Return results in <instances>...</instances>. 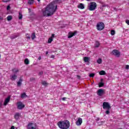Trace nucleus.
<instances>
[{
  "instance_id": "nucleus-1",
  "label": "nucleus",
  "mask_w": 129,
  "mask_h": 129,
  "mask_svg": "<svg viewBox=\"0 0 129 129\" xmlns=\"http://www.w3.org/2000/svg\"><path fill=\"white\" fill-rule=\"evenodd\" d=\"M56 11H57V5L55 2H53L42 9L41 13L43 17H51L56 13Z\"/></svg>"
},
{
  "instance_id": "nucleus-2",
  "label": "nucleus",
  "mask_w": 129,
  "mask_h": 129,
  "mask_svg": "<svg viewBox=\"0 0 129 129\" xmlns=\"http://www.w3.org/2000/svg\"><path fill=\"white\" fill-rule=\"evenodd\" d=\"M57 125L60 129H68L70 126V122L67 120L59 121L57 122Z\"/></svg>"
},
{
  "instance_id": "nucleus-3",
  "label": "nucleus",
  "mask_w": 129,
  "mask_h": 129,
  "mask_svg": "<svg viewBox=\"0 0 129 129\" xmlns=\"http://www.w3.org/2000/svg\"><path fill=\"white\" fill-rule=\"evenodd\" d=\"M97 5L95 2H91L88 6V9L89 11H94L96 9Z\"/></svg>"
},
{
  "instance_id": "nucleus-4",
  "label": "nucleus",
  "mask_w": 129,
  "mask_h": 129,
  "mask_svg": "<svg viewBox=\"0 0 129 129\" xmlns=\"http://www.w3.org/2000/svg\"><path fill=\"white\" fill-rule=\"evenodd\" d=\"M27 129H38V126L37 125V124L35 123L29 122L27 126Z\"/></svg>"
},
{
  "instance_id": "nucleus-5",
  "label": "nucleus",
  "mask_w": 129,
  "mask_h": 129,
  "mask_svg": "<svg viewBox=\"0 0 129 129\" xmlns=\"http://www.w3.org/2000/svg\"><path fill=\"white\" fill-rule=\"evenodd\" d=\"M96 28L98 31H102L104 29V23L103 22H99L97 24Z\"/></svg>"
},
{
  "instance_id": "nucleus-6",
  "label": "nucleus",
  "mask_w": 129,
  "mask_h": 129,
  "mask_svg": "<svg viewBox=\"0 0 129 129\" xmlns=\"http://www.w3.org/2000/svg\"><path fill=\"white\" fill-rule=\"evenodd\" d=\"M103 108H104V109H105L106 108L108 109V110H109V109L111 108V107L110 106V105H109V103H108V102H104L103 103Z\"/></svg>"
},
{
  "instance_id": "nucleus-7",
  "label": "nucleus",
  "mask_w": 129,
  "mask_h": 129,
  "mask_svg": "<svg viewBox=\"0 0 129 129\" xmlns=\"http://www.w3.org/2000/svg\"><path fill=\"white\" fill-rule=\"evenodd\" d=\"M97 94L98 96H102L103 95L105 94V90L102 89H100L98 90Z\"/></svg>"
},
{
  "instance_id": "nucleus-8",
  "label": "nucleus",
  "mask_w": 129,
  "mask_h": 129,
  "mask_svg": "<svg viewBox=\"0 0 129 129\" xmlns=\"http://www.w3.org/2000/svg\"><path fill=\"white\" fill-rule=\"evenodd\" d=\"M112 55H114V56H115L116 57H117L120 56V52H119V51L116 49L112 50Z\"/></svg>"
},
{
  "instance_id": "nucleus-9",
  "label": "nucleus",
  "mask_w": 129,
  "mask_h": 129,
  "mask_svg": "<svg viewBox=\"0 0 129 129\" xmlns=\"http://www.w3.org/2000/svg\"><path fill=\"white\" fill-rule=\"evenodd\" d=\"M25 108V105L22 102H17V108L18 109H23Z\"/></svg>"
},
{
  "instance_id": "nucleus-10",
  "label": "nucleus",
  "mask_w": 129,
  "mask_h": 129,
  "mask_svg": "<svg viewBox=\"0 0 129 129\" xmlns=\"http://www.w3.org/2000/svg\"><path fill=\"white\" fill-rule=\"evenodd\" d=\"M76 34H77V31H75L74 32H70L68 33V38L69 39H70V38H72V37L75 36V35H76Z\"/></svg>"
},
{
  "instance_id": "nucleus-11",
  "label": "nucleus",
  "mask_w": 129,
  "mask_h": 129,
  "mask_svg": "<svg viewBox=\"0 0 129 129\" xmlns=\"http://www.w3.org/2000/svg\"><path fill=\"white\" fill-rule=\"evenodd\" d=\"M11 100V97L10 96H9L8 97H7L5 101H4V105L6 106L8 104V103H9L10 102V100Z\"/></svg>"
},
{
  "instance_id": "nucleus-12",
  "label": "nucleus",
  "mask_w": 129,
  "mask_h": 129,
  "mask_svg": "<svg viewBox=\"0 0 129 129\" xmlns=\"http://www.w3.org/2000/svg\"><path fill=\"white\" fill-rule=\"evenodd\" d=\"M17 78H18V76L16 75H13L10 76V79L12 81H15V80H16V79H17Z\"/></svg>"
},
{
  "instance_id": "nucleus-13",
  "label": "nucleus",
  "mask_w": 129,
  "mask_h": 129,
  "mask_svg": "<svg viewBox=\"0 0 129 129\" xmlns=\"http://www.w3.org/2000/svg\"><path fill=\"white\" fill-rule=\"evenodd\" d=\"M81 123H82V118H79L76 122V124L77 125H81Z\"/></svg>"
},
{
  "instance_id": "nucleus-14",
  "label": "nucleus",
  "mask_w": 129,
  "mask_h": 129,
  "mask_svg": "<svg viewBox=\"0 0 129 129\" xmlns=\"http://www.w3.org/2000/svg\"><path fill=\"white\" fill-rule=\"evenodd\" d=\"M22 82H23V79H22V78H20L19 81L17 82V86H21L22 85Z\"/></svg>"
},
{
  "instance_id": "nucleus-15",
  "label": "nucleus",
  "mask_w": 129,
  "mask_h": 129,
  "mask_svg": "<svg viewBox=\"0 0 129 129\" xmlns=\"http://www.w3.org/2000/svg\"><path fill=\"white\" fill-rule=\"evenodd\" d=\"M78 9H81V10H83L84 9V5L82 3H80L78 6Z\"/></svg>"
},
{
  "instance_id": "nucleus-16",
  "label": "nucleus",
  "mask_w": 129,
  "mask_h": 129,
  "mask_svg": "<svg viewBox=\"0 0 129 129\" xmlns=\"http://www.w3.org/2000/svg\"><path fill=\"white\" fill-rule=\"evenodd\" d=\"M20 116H21V113H20L19 112L16 113L15 115V119H19Z\"/></svg>"
},
{
  "instance_id": "nucleus-17",
  "label": "nucleus",
  "mask_w": 129,
  "mask_h": 129,
  "mask_svg": "<svg viewBox=\"0 0 129 129\" xmlns=\"http://www.w3.org/2000/svg\"><path fill=\"white\" fill-rule=\"evenodd\" d=\"M89 60H90V58H89V57H88L87 56H85L84 57V61L86 63H87V62H89Z\"/></svg>"
},
{
  "instance_id": "nucleus-18",
  "label": "nucleus",
  "mask_w": 129,
  "mask_h": 129,
  "mask_svg": "<svg viewBox=\"0 0 129 129\" xmlns=\"http://www.w3.org/2000/svg\"><path fill=\"white\" fill-rule=\"evenodd\" d=\"M41 84L42 85H44V86H47V85H49V84L47 83L46 81H42Z\"/></svg>"
},
{
  "instance_id": "nucleus-19",
  "label": "nucleus",
  "mask_w": 129,
  "mask_h": 129,
  "mask_svg": "<svg viewBox=\"0 0 129 129\" xmlns=\"http://www.w3.org/2000/svg\"><path fill=\"white\" fill-rule=\"evenodd\" d=\"M35 38H36V33L34 32L31 35V39L32 40H35Z\"/></svg>"
},
{
  "instance_id": "nucleus-20",
  "label": "nucleus",
  "mask_w": 129,
  "mask_h": 129,
  "mask_svg": "<svg viewBox=\"0 0 129 129\" xmlns=\"http://www.w3.org/2000/svg\"><path fill=\"white\" fill-rule=\"evenodd\" d=\"M12 20H13V16H12L10 15V16H8L7 17V20L8 21H12Z\"/></svg>"
},
{
  "instance_id": "nucleus-21",
  "label": "nucleus",
  "mask_w": 129,
  "mask_h": 129,
  "mask_svg": "<svg viewBox=\"0 0 129 129\" xmlns=\"http://www.w3.org/2000/svg\"><path fill=\"white\" fill-rule=\"evenodd\" d=\"M18 18L19 20H22V19H23V14H22V12H19Z\"/></svg>"
},
{
  "instance_id": "nucleus-22",
  "label": "nucleus",
  "mask_w": 129,
  "mask_h": 129,
  "mask_svg": "<svg viewBox=\"0 0 129 129\" xmlns=\"http://www.w3.org/2000/svg\"><path fill=\"white\" fill-rule=\"evenodd\" d=\"M24 63L26 64V65H28V64L30 63V61L28 58H26L24 60Z\"/></svg>"
},
{
  "instance_id": "nucleus-23",
  "label": "nucleus",
  "mask_w": 129,
  "mask_h": 129,
  "mask_svg": "<svg viewBox=\"0 0 129 129\" xmlns=\"http://www.w3.org/2000/svg\"><path fill=\"white\" fill-rule=\"evenodd\" d=\"M105 74H106V73L104 71H101L99 72L100 75H105Z\"/></svg>"
},
{
  "instance_id": "nucleus-24",
  "label": "nucleus",
  "mask_w": 129,
  "mask_h": 129,
  "mask_svg": "<svg viewBox=\"0 0 129 129\" xmlns=\"http://www.w3.org/2000/svg\"><path fill=\"white\" fill-rule=\"evenodd\" d=\"M100 46V43L98 41H96L95 47L96 48H98Z\"/></svg>"
},
{
  "instance_id": "nucleus-25",
  "label": "nucleus",
  "mask_w": 129,
  "mask_h": 129,
  "mask_svg": "<svg viewBox=\"0 0 129 129\" xmlns=\"http://www.w3.org/2000/svg\"><path fill=\"white\" fill-rule=\"evenodd\" d=\"M19 37V35H14L13 36H11V39H16V38H18Z\"/></svg>"
},
{
  "instance_id": "nucleus-26",
  "label": "nucleus",
  "mask_w": 129,
  "mask_h": 129,
  "mask_svg": "<svg viewBox=\"0 0 129 129\" xmlns=\"http://www.w3.org/2000/svg\"><path fill=\"white\" fill-rule=\"evenodd\" d=\"M52 41H53V38H52V37H50L48 38V43L50 44L52 43Z\"/></svg>"
},
{
  "instance_id": "nucleus-27",
  "label": "nucleus",
  "mask_w": 129,
  "mask_h": 129,
  "mask_svg": "<svg viewBox=\"0 0 129 129\" xmlns=\"http://www.w3.org/2000/svg\"><path fill=\"white\" fill-rule=\"evenodd\" d=\"M12 71L14 73H18V72H19V70L17 69H13Z\"/></svg>"
},
{
  "instance_id": "nucleus-28",
  "label": "nucleus",
  "mask_w": 129,
  "mask_h": 129,
  "mask_svg": "<svg viewBox=\"0 0 129 129\" xmlns=\"http://www.w3.org/2000/svg\"><path fill=\"white\" fill-rule=\"evenodd\" d=\"M27 95H26V93H24L21 94V98H25L27 97Z\"/></svg>"
},
{
  "instance_id": "nucleus-29",
  "label": "nucleus",
  "mask_w": 129,
  "mask_h": 129,
  "mask_svg": "<svg viewBox=\"0 0 129 129\" xmlns=\"http://www.w3.org/2000/svg\"><path fill=\"white\" fill-rule=\"evenodd\" d=\"M28 4V5H33L34 4V0H29Z\"/></svg>"
},
{
  "instance_id": "nucleus-30",
  "label": "nucleus",
  "mask_w": 129,
  "mask_h": 129,
  "mask_svg": "<svg viewBox=\"0 0 129 129\" xmlns=\"http://www.w3.org/2000/svg\"><path fill=\"white\" fill-rule=\"evenodd\" d=\"M97 62L98 64H101L102 62V59H101V58H99L97 60Z\"/></svg>"
},
{
  "instance_id": "nucleus-31",
  "label": "nucleus",
  "mask_w": 129,
  "mask_h": 129,
  "mask_svg": "<svg viewBox=\"0 0 129 129\" xmlns=\"http://www.w3.org/2000/svg\"><path fill=\"white\" fill-rule=\"evenodd\" d=\"M104 86V84L103 83H99V87H103Z\"/></svg>"
},
{
  "instance_id": "nucleus-32",
  "label": "nucleus",
  "mask_w": 129,
  "mask_h": 129,
  "mask_svg": "<svg viewBox=\"0 0 129 129\" xmlns=\"http://www.w3.org/2000/svg\"><path fill=\"white\" fill-rule=\"evenodd\" d=\"M115 34V31L114 30H112L111 31V35H112V36H113V35H114Z\"/></svg>"
},
{
  "instance_id": "nucleus-33",
  "label": "nucleus",
  "mask_w": 129,
  "mask_h": 129,
  "mask_svg": "<svg viewBox=\"0 0 129 129\" xmlns=\"http://www.w3.org/2000/svg\"><path fill=\"white\" fill-rule=\"evenodd\" d=\"M43 74H44V72L43 71H41L39 73L38 75H39V76H41L43 75Z\"/></svg>"
},
{
  "instance_id": "nucleus-34",
  "label": "nucleus",
  "mask_w": 129,
  "mask_h": 129,
  "mask_svg": "<svg viewBox=\"0 0 129 129\" xmlns=\"http://www.w3.org/2000/svg\"><path fill=\"white\" fill-rule=\"evenodd\" d=\"M95 75V74H93V73L91 74H90V77H94Z\"/></svg>"
},
{
  "instance_id": "nucleus-35",
  "label": "nucleus",
  "mask_w": 129,
  "mask_h": 129,
  "mask_svg": "<svg viewBox=\"0 0 129 129\" xmlns=\"http://www.w3.org/2000/svg\"><path fill=\"white\" fill-rule=\"evenodd\" d=\"M105 113L106 114H109L110 113V112L109 111V110H107L106 111Z\"/></svg>"
},
{
  "instance_id": "nucleus-36",
  "label": "nucleus",
  "mask_w": 129,
  "mask_h": 129,
  "mask_svg": "<svg viewBox=\"0 0 129 129\" xmlns=\"http://www.w3.org/2000/svg\"><path fill=\"white\" fill-rule=\"evenodd\" d=\"M11 0H3V3H9Z\"/></svg>"
},
{
  "instance_id": "nucleus-37",
  "label": "nucleus",
  "mask_w": 129,
  "mask_h": 129,
  "mask_svg": "<svg viewBox=\"0 0 129 129\" xmlns=\"http://www.w3.org/2000/svg\"><path fill=\"white\" fill-rule=\"evenodd\" d=\"M35 78H30V81H35Z\"/></svg>"
},
{
  "instance_id": "nucleus-38",
  "label": "nucleus",
  "mask_w": 129,
  "mask_h": 129,
  "mask_svg": "<svg viewBox=\"0 0 129 129\" xmlns=\"http://www.w3.org/2000/svg\"><path fill=\"white\" fill-rule=\"evenodd\" d=\"M10 10H11V6H7V11H9Z\"/></svg>"
},
{
  "instance_id": "nucleus-39",
  "label": "nucleus",
  "mask_w": 129,
  "mask_h": 129,
  "mask_svg": "<svg viewBox=\"0 0 129 129\" xmlns=\"http://www.w3.org/2000/svg\"><path fill=\"white\" fill-rule=\"evenodd\" d=\"M125 23L126 24H128L129 25V20H126L125 21Z\"/></svg>"
},
{
  "instance_id": "nucleus-40",
  "label": "nucleus",
  "mask_w": 129,
  "mask_h": 129,
  "mask_svg": "<svg viewBox=\"0 0 129 129\" xmlns=\"http://www.w3.org/2000/svg\"><path fill=\"white\" fill-rule=\"evenodd\" d=\"M54 37H55V34H52L50 38H51V39H53V38H54Z\"/></svg>"
},
{
  "instance_id": "nucleus-41",
  "label": "nucleus",
  "mask_w": 129,
  "mask_h": 129,
  "mask_svg": "<svg viewBox=\"0 0 129 129\" xmlns=\"http://www.w3.org/2000/svg\"><path fill=\"white\" fill-rule=\"evenodd\" d=\"M125 69H129V66L128 65H126V67H125Z\"/></svg>"
},
{
  "instance_id": "nucleus-42",
  "label": "nucleus",
  "mask_w": 129,
  "mask_h": 129,
  "mask_svg": "<svg viewBox=\"0 0 129 129\" xmlns=\"http://www.w3.org/2000/svg\"><path fill=\"white\" fill-rule=\"evenodd\" d=\"M2 105H3V102L0 101V107H2Z\"/></svg>"
},
{
  "instance_id": "nucleus-43",
  "label": "nucleus",
  "mask_w": 129,
  "mask_h": 129,
  "mask_svg": "<svg viewBox=\"0 0 129 129\" xmlns=\"http://www.w3.org/2000/svg\"><path fill=\"white\" fill-rule=\"evenodd\" d=\"M2 105H3V102L0 101V107H2Z\"/></svg>"
},
{
  "instance_id": "nucleus-44",
  "label": "nucleus",
  "mask_w": 129,
  "mask_h": 129,
  "mask_svg": "<svg viewBox=\"0 0 129 129\" xmlns=\"http://www.w3.org/2000/svg\"><path fill=\"white\" fill-rule=\"evenodd\" d=\"M3 20H4V18L3 17H2L1 16H0V21L1 20L3 21Z\"/></svg>"
},
{
  "instance_id": "nucleus-45",
  "label": "nucleus",
  "mask_w": 129,
  "mask_h": 129,
  "mask_svg": "<svg viewBox=\"0 0 129 129\" xmlns=\"http://www.w3.org/2000/svg\"><path fill=\"white\" fill-rule=\"evenodd\" d=\"M56 3H61V0H57Z\"/></svg>"
},
{
  "instance_id": "nucleus-46",
  "label": "nucleus",
  "mask_w": 129,
  "mask_h": 129,
  "mask_svg": "<svg viewBox=\"0 0 129 129\" xmlns=\"http://www.w3.org/2000/svg\"><path fill=\"white\" fill-rule=\"evenodd\" d=\"M77 76L78 78H79V79H80V78L81 77H80V76L77 75Z\"/></svg>"
},
{
  "instance_id": "nucleus-47",
  "label": "nucleus",
  "mask_w": 129,
  "mask_h": 129,
  "mask_svg": "<svg viewBox=\"0 0 129 129\" xmlns=\"http://www.w3.org/2000/svg\"><path fill=\"white\" fill-rule=\"evenodd\" d=\"M11 129H15V126H12Z\"/></svg>"
},
{
  "instance_id": "nucleus-48",
  "label": "nucleus",
  "mask_w": 129,
  "mask_h": 129,
  "mask_svg": "<svg viewBox=\"0 0 129 129\" xmlns=\"http://www.w3.org/2000/svg\"><path fill=\"white\" fill-rule=\"evenodd\" d=\"M27 39H31V37H30V36H27Z\"/></svg>"
},
{
  "instance_id": "nucleus-49",
  "label": "nucleus",
  "mask_w": 129,
  "mask_h": 129,
  "mask_svg": "<svg viewBox=\"0 0 129 129\" xmlns=\"http://www.w3.org/2000/svg\"><path fill=\"white\" fill-rule=\"evenodd\" d=\"M42 59V57L41 56H39L38 57V60H41Z\"/></svg>"
},
{
  "instance_id": "nucleus-50",
  "label": "nucleus",
  "mask_w": 129,
  "mask_h": 129,
  "mask_svg": "<svg viewBox=\"0 0 129 129\" xmlns=\"http://www.w3.org/2000/svg\"><path fill=\"white\" fill-rule=\"evenodd\" d=\"M66 99V97H63V98H62V100H65Z\"/></svg>"
},
{
  "instance_id": "nucleus-51",
  "label": "nucleus",
  "mask_w": 129,
  "mask_h": 129,
  "mask_svg": "<svg viewBox=\"0 0 129 129\" xmlns=\"http://www.w3.org/2000/svg\"><path fill=\"white\" fill-rule=\"evenodd\" d=\"M48 53H49V52L46 51V55H48Z\"/></svg>"
},
{
  "instance_id": "nucleus-52",
  "label": "nucleus",
  "mask_w": 129,
  "mask_h": 129,
  "mask_svg": "<svg viewBox=\"0 0 129 129\" xmlns=\"http://www.w3.org/2000/svg\"><path fill=\"white\" fill-rule=\"evenodd\" d=\"M38 1V2H40L41 0H37Z\"/></svg>"
}]
</instances>
